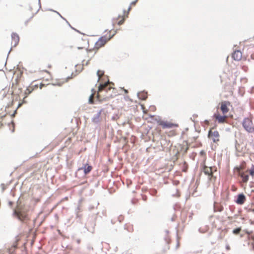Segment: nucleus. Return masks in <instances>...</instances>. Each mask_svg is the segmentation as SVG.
I'll return each instance as SVG.
<instances>
[{"label":"nucleus","instance_id":"nucleus-19","mask_svg":"<svg viewBox=\"0 0 254 254\" xmlns=\"http://www.w3.org/2000/svg\"><path fill=\"white\" fill-rule=\"evenodd\" d=\"M16 248V246L15 245H13L12 247L10 249H9L8 251L9 254H14V251Z\"/></svg>","mask_w":254,"mask_h":254},{"label":"nucleus","instance_id":"nucleus-23","mask_svg":"<svg viewBox=\"0 0 254 254\" xmlns=\"http://www.w3.org/2000/svg\"><path fill=\"white\" fill-rule=\"evenodd\" d=\"M164 240H165V241L166 242V245H167L166 249L167 250H169V247L168 246V245L170 243V239L167 237H165Z\"/></svg>","mask_w":254,"mask_h":254},{"label":"nucleus","instance_id":"nucleus-15","mask_svg":"<svg viewBox=\"0 0 254 254\" xmlns=\"http://www.w3.org/2000/svg\"><path fill=\"white\" fill-rule=\"evenodd\" d=\"M213 117L217 120L218 123L222 124L225 122V118L226 117V116H221L219 114H214Z\"/></svg>","mask_w":254,"mask_h":254},{"label":"nucleus","instance_id":"nucleus-39","mask_svg":"<svg viewBox=\"0 0 254 254\" xmlns=\"http://www.w3.org/2000/svg\"><path fill=\"white\" fill-rule=\"evenodd\" d=\"M179 247V242L178 241L177 242V245H176V249H178Z\"/></svg>","mask_w":254,"mask_h":254},{"label":"nucleus","instance_id":"nucleus-28","mask_svg":"<svg viewBox=\"0 0 254 254\" xmlns=\"http://www.w3.org/2000/svg\"><path fill=\"white\" fill-rule=\"evenodd\" d=\"M119 118V116L118 115H116L112 117V120L114 121H116L117 119H118Z\"/></svg>","mask_w":254,"mask_h":254},{"label":"nucleus","instance_id":"nucleus-3","mask_svg":"<svg viewBox=\"0 0 254 254\" xmlns=\"http://www.w3.org/2000/svg\"><path fill=\"white\" fill-rule=\"evenodd\" d=\"M252 121L249 118H245L242 123L243 127L249 133H252L254 131V127H252Z\"/></svg>","mask_w":254,"mask_h":254},{"label":"nucleus","instance_id":"nucleus-48","mask_svg":"<svg viewBox=\"0 0 254 254\" xmlns=\"http://www.w3.org/2000/svg\"><path fill=\"white\" fill-rule=\"evenodd\" d=\"M111 223L114 224L115 223V222L113 221V220H111Z\"/></svg>","mask_w":254,"mask_h":254},{"label":"nucleus","instance_id":"nucleus-29","mask_svg":"<svg viewBox=\"0 0 254 254\" xmlns=\"http://www.w3.org/2000/svg\"><path fill=\"white\" fill-rule=\"evenodd\" d=\"M49 10L52 11H54V12H55L57 13H58V14L60 16V17H61V18H62L63 19H64V20L65 19V18H64L62 15H61V14H60V13L59 12H57V11H55V10H53V9H49Z\"/></svg>","mask_w":254,"mask_h":254},{"label":"nucleus","instance_id":"nucleus-36","mask_svg":"<svg viewBox=\"0 0 254 254\" xmlns=\"http://www.w3.org/2000/svg\"><path fill=\"white\" fill-rule=\"evenodd\" d=\"M226 249L227 250H229L230 249V247L229 246V245H227L226 246Z\"/></svg>","mask_w":254,"mask_h":254},{"label":"nucleus","instance_id":"nucleus-13","mask_svg":"<svg viewBox=\"0 0 254 254\" xmlns=\"http://www.w3.org/2000/svg\"><path fill=\"white\" fill-rule=\"evenodd\" d=\"M232 57L235 61H240L242 57V54L240 51L236 50L233 53Z\"/></svg>","mask_w":254,"mask_h":254},{"label":"nucleus","instance_id":"nucleus-33","mask_svg":"<svg viewBox=\"0 0 254 254\" xmlns=\"http://www.w3.org/2000/svg\"><path fill=\"white\" fill-rule=\"evenodd\" d=\"M26 91H27V92H27V94H30V93H31V92L32 91V90H30L29 89L27 88V89H26ZM27 93V92H26V93Z\"/></svg>","mask_w":254,"mask_h":254},{"label":"nucleus","instance_id":"nucleus-14","mask_svg":"<svg viewBox=\"0 0 254 254\" xmlns=\"http://www.w3.org/2000/svg\"><path fill=\"white\" fill-rule=\"evenodd\" d=\"M11 39H12V41H13L14 42L13 46L16 47L17 45V44H18L19 41V36L16 33L13 32L11 34Z\"/></svg>","mask_w":254,"mask_h":254},{"label":"nucleus","instance_id":"nucleus-22","mask_svg":"<svg viewBox=\"0 0 254 254\" xmlns=\"http://www.w3.org/2000/svg\"><path fill=\"white\" fill-rule=\"evenodd\" d=\"M210 171V168H207L204 170V173L205 175H208V176H211L212 174Z\"/></svg>","mask_w":254,"mask_h":254},{"label":"nucleus","instance_id":"nucleus-42","mask_svg":"<svg viewBox=\"0 0 254 254\" xmlns=\"http://www.w3.org/2000/svg\"><path fill=\"white\" fill-rule=\"evenodd\" d=\"M93 208H94V206H90V207H89V209H90V210H92V209H93Z\"/></svg>","mask_w":254,"mask_h":254},{"label":"nucleus","instance_id":"nucleus-53","mask_svg":"<svg viewBox=\"0 0 254 254\" xmlns=\"http://www.w3.org/2000/svg\"><path fill=\"white\" fill-rule=\"evenodd\" d=\"M243 236V235H241V237H242Z\"/></svg>","mask_w":254,"mask_h":254},{"label":"nucleus","instance_id":"nucleus-43","mask_svg":"<svg viewBox=\"0 0 254 254\" xmlns=\"http://www.w3.org/2000/svg\"><path fill=\"white\" fill-rule=\"evenodd\" d=\"M251 58H252V59H254V55H252L251 56Z\"/></svg>","mask_w":254,"mask_h":254},{"label":"nucleus","instance_id":"nucleus-10","mask_svg":"<svg viewBox=\"0 0 254 254\" xmlns=\"http://www.w3.org/2000/svg\"><path fill=\"white\" fill-rule=\"evenodd\" d=\"M96 226V222L95 220L93 219L91 221H90L87 224H86L85 226L87 228V230L89 232H90L91 233H94V228Z\"/></svg>","mask_w":254,"mask_h":254},{"label":"nucleus","instance_id":"nucleus-8","mask_svg":"<svg viewBox=\"0 0 254 254\" xmlns=\"http://www.w3.org/2000/svg\"><path fill=\"white\" fill-rule=\"evenodd\" d=\"M109 83L114 85V83L113 82H110L109 80H108L104 83L100 84L99 86V91H106V92H108L109 90H110L112 87L109 85Z\"/></svg>","mask_w":254,"mask_h":254},{"label":"nucleus","instance_id":"nucleus-40","mask_svg":"<svg viewBox=\"0 0 254 254\" xmlns=\"http://www.w3.org/2000/svg\"><path fill=\"white\" fill-rule=\"evenodd\" d=\"M39 1V8H40L41 7V2H40V0H38Z\"/></svg>","mask_w":254,"mask_h":254},{"label":"nucleus","instance_id":"nucleus-18","mask_svg":"<svg viewBox=\"0 0 254 254\" xmlns=\"http://www.w3.org/2000/svg\"><path fill=\"white\" fill-rule=\"evenodd\" d=\"M241 230V227H237L233 230L232 233L233 234L237 235L240 234Z\"/></svg>","mask_w":254,"mask_h":254},{"label":"nucleus","instance_id":"nucleus-38","mask_svg":"<svg viewBox=\"0 0 254 254\" xmlns=\"http://www.w3.org/2000/svg\"><path fill=\"white\" fill-rule=\"evenodd\" d=\"M175 217H176L175 216H174L173 217H172V218H171V221H174L175 220Z\"/></svg>","mask_w":254,"mask_h":254},{"label":"nucleus","instance_id":"nucleus-26","mask_svg":"<svg viewBox=\"0 0 254 254\" xmlns=\"http://www.w3.org/2000/svg\"><path fill=\"white\" fill-rule=\"evenodd\" d=\"M124 21H125V19L123 18L122 20H121L118 22V24L119 25H121L124 23Z\"/></svg>","mask_w":254,"mask_h":254},{"label":"nucleus","instance_id":"nucleus-51","mask_svg":"<svg viewBox=\"0 0 254 254\" xmlns=\"http://www.w3.org/2000/svg\"><path fill=\"white\" fill-rule=\"evenodd\" d=\"M33 15L32 16H31V17L30 18V19H31V18H33Z\"/></svg>","mask_w":254,"mask_h":254},{"label":"nucleus","instance_id":"nucleus-2","mask_svg":"<svg viewBox=\"0 0 254 254\" xmlns=\"http://www.w3.org/2000/svg\"><path fill=\"white\" fill-rule=\"evenodd\" d=\"M116 31L111 36H109L108 38L106 36H103L101 37L99 40L95 43V48L96 50H98L101 47L104 46L107 42L109 41L113 36L116 34Z\"/></svg>","mask_w":254,"mask_h":254},{"label":"nucleus","instance_id":"nucleus-6","mask_svg":"<svg viewBox=\"0 0 254 254\" xmlns=\"http://www.w3.org/2000/svg\"><path fill=\"white\" fill-rule=\"evenodd\" d=\"M208 137L209 138H212L213 142L216 143L219 140L218 137H219V133L218 131H213L212 129H210L208 133Z\"/></svg>","mask_w":254,"mask_h":254},{"label":"nucleus","instance_id":"nucleus-7","mask_svg":"<svg viewBox=\"0 0 254 254\" xmlns=\"http://www.w3.org/2000/svg\"><path fill=\"white\" fill-rule=\"evenodd\" d=\"M92 169V166L89 165L88 163H86L83 164L82 167L78 169L76 173L80 172V171L83 170L84 175H86L91 171Z\"/></svg>","mask_w":254,"mask_h":254},{"label":"nucleus","instance_id":"nucleus-46","mask_svg":"<svg viewBox=\"0 0 254 254\" xmlns=\"http://www.w3.org/2000/svg\"><path fill=\"white\" fill-rule=\"evenodd\" d=\"M29 9L30 11H31L32 9V7L31 6H29Z\"/></svg>","mask_w":254,"mask_h":254},{"label":"nucleus","instance_id":"nucleus-35","mask_svg":"<svg viewBox=\"0 0 254 254\" xmlns=\"http://www.w3.org/2000/svg\"><path fill=\"white\" fill-rule=\"evenodd\" d=\"M89 61H90V60H88V61H87V62L85 64L83 63V64H82V67H83L84 65H88V64H89Z\"/></svg>","mask_w":254,"mask_h":254},{"label":"nucleus","instance_id":"nucleus-20","mask_svg":"<svg viewBox=\"0 0 254 254\" xmlns=\"http://www.w3.org/2000/svg\"><path fill=\"white\" fill-rule=\"evenodd\" d=\"M249 174L252 177L254 176V165L252 164L251 169H249Z\"/></svg>","mask_w":254,"mask_h":254},{"label":"nucleus","instance_id":"nucleus-44","mask_svg":"<svg viewBox=\"0 0 254 254\" xmlns=\"http://www.w3.org/2000/svg\"><path fill=\"white\" fill-rule=\"evenodd\" d=\"M88 52H91L93 50V49L87 50Z\"/></svg>","mask_w":254,"mask_h":254},{"label":"nucleus","instance_id":"nucleus-24","mask_svg":"<svg viewBox=\"0 0 254 254\" xmlns=\"http://www.w3.org/2000/svg\"><path fill=\"white\" fill-rule=\"evenodd\" d=\"M150 193L152 195H155L157 193V191L155 190H152L150 191Z\"/></svg>","mask_w":254,"mask_h":254},{"label":"nucleus","instance_id":"nucleus-47","mask_svg":"<svg viewBox=\"0 0 254 254\" xmlns=\"http://www.w3.org/2000/svg\"><path fill=\"white\" fill-rule=\"evenodd\" d=\"M77 49H83V48H82V47H78L77 48Z\"/></svg>","mask_w":254,"mask_h":254},{"label":"nucleus","instance_id":"nucleus-5","mask_svg":"<svg viewBox=\"0 0 254 254\" xmlns=\"http://www.w3.org/2000/svg\"><path fill=\"white\" fill-rule=\"evenodd\" d=\"M246 200V196L243 193H240L235 196L234 201L239 205H243Z\"/></svg>","mask_w":254,"mask_h":254},{"label":"nucleus","instance_id":"nucleus-41","mask_svg":"<svg viewBox=\"0 0 254 254\" xmlns=\"http://www.w3.org/2000/svg\"><path fill=\"white\" fill-rule=\"evenodd\" d=\"M131 6H129V7L128 8V10H128V11H129L131 10Z\"/></svg>","mask_w":254,"mask_h":254},{"label":"nucleus","instance_id":"nucleus-30","mask_svg":"<svg viewBox=\"0 0 254 254\" xmlns=\"http://www.w3.org/2000/svg\"><path fill=\"white\" fill-rule=\"evenodd\" d=\"M65 20L66 21V23L68 24V25H69V26H70V27L72 29H74V30H75L76 31H77V32H79V31H78V30H76V29H75V28H74L73 27H72L70 25V24H69V22H68L66 19H65Z\"/></svg>","mask_w":254,"mask_h":254},{"label":"nucleus","instance_id":"nucleus-17","mask_svg":"<svg viewBox=\"0 0 254 254\" xmlns=\"http://www.w3.org/2000/svg\"><path fill=\"white\" fill-rule=\"evenodd\" d=\"M137 95L138 98L142 100H146L147 97V92L145 91H141L138 92Z\"/></svg>","mask_w":254,"mask_h":254},{"label":"nucleus","instance_id":"nucleus-31","mask_svg":"<svg viewBox=\"0 0 254 254\" xmlns=\"http://www.w3.org/2000/svg\"><path fill=\"white\" fill-rule=\"evenodd\" d=\"M138 0H135L134 1H133L131 2L130 4L132 5H135L137 2Z\"/></svg>","mask_w":254,"mask_h":254},{"label":"nucleus","instance_id":"nucleus-50","mask_svg":"<svg viewBox=\"0 0 254 254\" xmlns=\"http://www.w3.org/2000/svg\"><path fill=\"white\" fill-rule=\"evenodd\" d=\"M45 71L46 72L49 73V72L48 70H45Z\"/></svg>","mask_w":254,"mask_h":254},{"label":"nucleus","instance_id":"nucleus-25","mask_svg":"<svg viewBox=\"0 0 254 254\" xmlns=\"http://www.w3.org/2000/svg\"><path fill=\"white\" fill-rule=\"evenodd\" d=\"M229 209L232 212H233L235 210V206L234 205L229 206Z\"/></svg>","mask_w":254,"mask_h":254},{"label":"nucleus","instance_id":"nucleus-1","mask_svg":"<svg viewBox=\"0 0 254 254\" xmlns=\"http://www.w3.org/2000/svg\"><path fill=\"white\" fill-rule=\"evenodd\" d=\"M18 202V200L14 208L13 207L14 202L12 201H9L8 205L12 209V216L20 221L24 222L27 219V210L23 205H19Z\"/></svg>","mask_w":254,"mask_h":254},{"label":"nucleus","instance_id":"nucleus-4","mask_svg":"<svg viewBox=\"0 0 254 254\" xmlns=\"http://www.w3.org/2000/svg\"><path fill=\"white\" fill-rule=\"evenodd\" d=\"M158 119H156V121L159 125L161 126L163 128H172L178 126L177 124L162 121L159 117H158Z\"/></svg>","mask_w":254,"mask_h":254},{"label":"nucleus","instance_id":"nucleus-49","mask_svg":"<svg viewBox=\"0 0 254 254\" xmlns=\"http://www.w3.org/2000/svg\"><path fill=\"white\" fill-rule=\"evenodd\" d=\"M166 233L167 234H168V233H169V231H168V230H166Z\"/></svg>","mask_w":254,"mask_h":254},{"label":"nucleus","instance_id":"nucleus-32","mask_svg":"<svg viewBox=\"0 0 254 254\" xmlns=\"http://www.w3.org/2000/svg\"><path fill=\"white\" fill-rule=\"evenodd\" d=\"M137 200L136 199H132L131 200V203L133 204H135L137 202Z\"/></svg>","mask_w":254,"mask_h":254},{"label":"nucleus","instance_id":"nucleus-12","mask_svg":"<svg viewBox=\"0 0 254 254\" xmlns=\"http://www.w3.org/2000/svg\"><path fill=\"white\" fill-rule=\"evenodd\" d=\"M230 103L228 101H224L221 103L220 109L223 114H226L229 111L227 106Z\"/></svg>","mask_w":254,"mask_h":254},{"label":"nucleus","instance_id":"nucleus-52","mask_svg":"<svg viewBox=\"0 0 254 254\" xmlns=\"http://www.w3.org/2000/svg\"><path fill=\"white\" fill-rule=\"evenodd\" d=\"M12 132H14V129H12Z\"/></svg>","mask_w":254,"mask_h":254},{"label":"nucleus","instance_id":"nucleus-9","mask_svg":"<svg viewBox=\"0 0 254 254\" xmlns=\"http://www.w3.org/2000/svg\"><path fill=\"white\" fill-rule=\"evenodd\" d=\"M103 110V109H101L93 116V118H92V123H93L95 124H98L100 122V117Z\"/></svg>","mask_w":254,"mask_h":254},{"label":"nucleus","instance_id":"nucleus-16","mask_svg":"<svg viewBox=\"0 0 254 254\" xmlns=\"http://www.w3.org/2000/svg\"><path fill=\"white\" fill-rule=\"evenodd\" d=\"M213 208L215 212H221L223 210V206L216 202H214Z\"/></svg>","mask_w":254,"mask_h":254},{"label":"nucleus","instance_id":"nucleus-45","mask_svg":"<svg viewBox=\"0 0 254 254\" xmlns=\"http://www.w3.org/2000/svg\"><path fill=\"white\" fill-rule=\"evenodd\" d=\"M11 50H12V48H11L10 50H9V51L8 52V55H9V53H10V51H11ZM8 55H7V57H8Z\"/></svg>","mask_w":254,"mask_h":254},{"label":"nucleus","instance_id":"nucleus-37","mask_svg":"<svg viewBox=\"0 0 254 254\" xmlns=\"http://www.w3.org/2000/svg\"><path fill=\"white\" fill-rule=\"evenodd\" d=\"M142 199L144 201H146L147 199V196H142Z\"/></svg>","mask_w":254,"mask_h":254},{"label":"nucleus","instance_id":"nucleus-11","mask_svg":"<svg viewBox=\"0 0 254 254\" xmlns=\"http://www.w3.org/2000/svg\"><path fill=\"white\" fill-rule=\"evenodd\" d=\"M239 176L241 178L244 183H246L249 181V175L243 171H240L238 173Z\"/></svg>","mask_w":254,"mask_h":254},{"label":"nucleus","instance_id":"nucleus-34","mask_svg":"<svg viewBox=\"0 0 254 254\" xmlns=\"http://www.w3.org/2000/svg\"><path fill=\"white\" fill-rule=\"evenodd\" d=\"M91 97H92V95H90V97H89V103L90 104H93V102L91 100Z\"/></svg>","mask_w":254,"mask_h":254},{"label":"nucleus","instance_id":"nucleus-21","mask_svg":"<svg viewBox=\"0 0 254 254\" xmlns=\"http://www.w3.org/2000/svg\"><path fill=\"white\" fill-rule=\"evenodd\" d=\"M103 75H104V71H102V70H98L97 72V76L98 77V80H100V78H101V76Z\"/></svg>","mask_w":254,"mask_h":254},{"label":"nucleus","instance_id":"nucleus-27","mask_svg":"<svg viewBox=\"0 0 254 254\" xmlns=\"http://www.w3.org/2000/svg\"><path fill=\"white\" fill-rule=\"evenodd\" d=\"M118 219V221H119V222L121 223L124 219V217L123 216L120 215V216H119Z\"/></svg>","mask_w":254,"mask_h":254}]
</instances>
